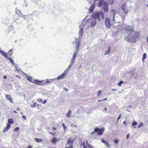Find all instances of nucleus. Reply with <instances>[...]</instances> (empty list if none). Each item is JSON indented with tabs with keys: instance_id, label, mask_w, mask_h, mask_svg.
<instances>
[{
	"instance_id": "f257e3e1",
	"label": "nucleus",
	"mask_w": 148,
	"mask_h": 148,
	"mask_svg": "<svg viewBox=\"0 0 148 148\" xmlns=\"http://www.w3.org/2000/svg\"><path fill=\"white\" fill-rule=\"evenodd\" d=\"M125 30L130 34L125 38V40L129 42H135L136 39L140 37V33L138 32H134L132 27L127 26L125 27Z\"/></svg>"
},
{
	"instance_id": "f03ea898",
	"label": "nucleus",
	"mask_w": 148,
	"mask_h": 148,
	"mask_svg": "<svg viewBox=\"0 0 148 148\" xmlns=\"http://www.w3.org/2000/svg\"><path fill=\"white\" fill-rule=\"evenodd\" d=\"M89 22V19L86 20L85 18L82 21L81 24L79 27L80 28L78 34L79 35V38L82 36L83 29L85 27L87 26L86 29H89V28L90 27Z\"/></svg>"
},
{
	"instance_id": "7ed1b4c3",
	"label": "nucleus",
	"mask_w": 148,
	"mask_h": 148,
	"mask_svg": "<svg viewBox=\"0 0 148 148\" xmlns=\"http://www.w3.org/2000/svg\"><path fill=\"white\" fill-rule=\"evenodd\" d=\"M82 36L80 38H79H79H77L76 39L75 41L73 42V45L75 48V51L73 54V56H76L77 55V54L79 51V49H78V48L79 46V43L80 42V38H82Z\"/></svg>"
},
{
	"instance_id": "20e7f679",
	"label": "nucleus",
	"mask_w": 148,
	"mask_h": 148,
	"mask_svg": "<svg viewBox=\"0 0 148 148\" xmlns=\"http://www.w3.org/2000/svg\"><path fill=\"white\" fill-rule=\"evenodd\" d=\"M104 131V129L103 128H95L94 129V131L92 132L91 135H92L94 134V132H98V134L99 135H101L103 134V132Z\"/></svg>"
},
{
	"instance_id": "39448f33",
	"label": "nucleus",
	"mask_w": 148,
	"mask_h": 148,
	"mask_svg": "<svg viewBox=\"0 0 148 148\" xmlns=\"http://www.w3.org/2000/svg\"><path fill=\"white\" fill-rule=\"evenodd\" d=\"M76 57V56H73L71 58V60L70 61V63L69 65L68 66L66 69L64 71L66 72V73H67L68 71L70 69V68L72 66L73 63L74 62Z\"/></svg>"
},
{
	"instance_id": "423d86ee",
	"label": "nucleus",
	"mask_w": 148,
	"mask_h": 148,
	"mask_svg": "<svg viewBox=\"0 0 148 148\" xmlns=\"http://www.w3.org/2000/svg\"><path fill=\"white\" fill-rule=\"evenodd\" d=\"M99 12H95L92 14V18L95 20L96 19H97L98 20L100 21L101 20V18L99 16Z\"/></svg>"
},
{
	"instance_id": "0eeeda50",
	"label": "nucleus",
	"mask_w": 148,
	"mask_h": 148,
	"mask_svg": "<svg viewBox=\"0 0 148 148\" xmlns=\"http://www.w3.org/2000/svg\"><path fill=\"white\" fill-rule=\"evenodd\" d=\"M90 27L92 28L96 25V21L95 19H89Z\"/></svg>"
},
{
	"instance_id": "6e6552de",
	"label": "nucleus",
	"mask_w": 148,
	"mask_h": 148,
	"mask_svg": "<svg viewBox=\"0 0 148 148\" xmlns=\"http://www.w3.org/2000/svg\"><path fill=\"white\" fill-rule=\"evenodd\" d=\"M66 73L64 71V72L62 73L60 75L58 76L57 78H55L53 79L52 80H60L61 79H62L64 78V76L66 75Z\"/></svg>"
},
{
	"instance_id": "1a4fd4ad",
	"label": "nucleus",
	"mask_w": 148,
	"mask_h": 148,
	"mask_svg": "<svg viewBox=\"0 0 148 148\" xmlns=\"http://www.w3.org/2000/svg\"><path fill=\"white\" fill-rule=\"evenodd\" d=\"M105 23L106 26L108 28H110L111 24L110 20L108 18H107L105 19Z\"/></svg>"
},
{
	"instance_id": "9d476101",
	"label": "nucleus",
	"mask_w": 148,
	"mask_h": 148,
	"mask_svg": "<svg viewBox=\"0 0 148 148\" xmlns=\"http://www.w3.org/2000/svg\"><path fill=\"white\" fill-rule=\"evenodd\" d=\"M103 9L104 11L106 12L108 11V4L107 1H104L103 3Z\"/></svg>"
},
{
	"instance_id": "9b49d317",
	"label": "nucleus",
	"mask_w": 148,
	"mask_h": 148,
	"mask_svg": "<svg viewBox=\"0 0 148 148\" xmlns=\"http://www.w3.org/2000/svg\"><path fill=\"white\" fill-rule=\"evenodd\" d=\"M121 8L125 14H127V13L128 10L126 4H123L121 6Z\"/></svg>"
},
{
	"instance_id": "f8f14e48",
	"label": "nucleus",
	"mask_w": 148,
	"mask_h": 148,
	"mask_svg": "<svg viewBox=\"0 0 148 148\" xmlns=\"http://www.w3.org/2000/svg\"><path fill=\"white\" fill-rule=\"evenodd\" d=\"M95 3H94L90 7V8H89V12L90 13H92L93 12L95 8Z\"/></svg>"
},
{
	"instance_id": "ddd939ff",
	"label": "nucleus",
	"mask_w": 148,
	"mask_h": 148,
	"mask_svg": "<svg viewBox=\"0 0 148 148\" xmlns=\"http://www.w3.org/2000/svg\"><path fill=\"white\" fill-rule=\"evenodd\" d=\"M1 50V49L0 48V53L6 58H8V53L6 52H5Z\"/></svg>"
},
{
	"instance_id": "4468645a",
	"label": "nucleus",
	"mask_w": 148,
	"mask_h": 148,
	"mask_svg": "<svg viewBox=\"0 0 148 148\" xmlns=\"http://www.w3.org/2000/svg\"><path fill=\"white\" fill-rule=\"evenodd\" d=\"M101 142L104 143L107 147L108 148H110L111 147V145L108 143V142L104 140L101 139Z\"/></svg>"
},
{
	"instance_id": "2eb2a0df",
	"label": "nucleus",
	"mask_w": 148,
	"mask_h": 148,
	"mask_svg": "<svg viewBox=\"0 0 148 148\" xmlns=\"http://www.w3.org/2000/svg\"><path fill=\"white\" fill-rule=\"evenodd\" d=\"M6 98L7 99L10 101V102L12 103H13L14 102L12 100V98L8 95H5Z\"/></svg>"
},
{
	"instance_id": "dca6fc26",
	"label": "nucleus",
	"mask_w": 148,
	"mask_h": 148,
	"mask_svg": "<svg viewBox=\"0 0 148 148\" xmlns=\"http://www.w3.org/2000/svg\"><path fill=\"white\" fill-rule=\"evenodd\" d=\"M10 127V125L9 124H8L6 127L4 128L3 130V132L5 133L6 132Z\"/></svg>"
},
{
	"instance_id": "f3484780",
	"label": "nucleus",
	"mask_w": 148,
	"mask_h": 148,
	"mask_svg": "<svg viewBox=\"0 0 148 148\" xmlns=\"http://www.w3.org/2000/svg\"><path fill=\"white\" fill-rule=\"evenodd\" d=\"M26 76L27 78V80L33 83H34V82L33 81L34 80L32 79L31 77L30 76H28L27 74H26Z\"/></svg>"
},
{
	"instance_id": "a211bd4d",
	"label": "nucleus",
	"mask_w": 148,
	"mask_h": 148,
	"mask_svg": "<svg viewBox=\"0 0 148 148\" xmlns=\"http://www.w3.org/2000/svg\"><path fill=\"white\" fill-rule=\"evenodd\" d=\"M110 46H109L108 48V50L105 51L104 53V55L106 56L109 54L110 52Z\"/></svg>"
},
{
	"instance_id": "6ab92c4d",
	"label": "nucleus",
	"mask_w": 148,
	"mask_h": 148,
	"mask_svg": "<svg viewBox=\"0 0 148 148\" xmlns=\"http://www.w3.org/2000/svg\"><path fill=\"white\" fill-rule=\"evenodd\" d=\"M14 66L15 67V72H17L22 71L21 70V69L20 68H18L17 66H16V64L15 65V66Z\"/></svg>"
},
{
	"instance_id": "aec40b11",
	"label": "nucleus",
	"mask_w": 148,
	"mask_h": 148,
	"mask_svg": "<svg viewBox=\"0 0 148 148\" xmlns=\"http://www.w3.org/2000/svg\"><path fill=\"white\" fill-rule=\"evenodd\" d=\"M69 112L66 114V116L68 118H70L71 116V111L70 110H69Z\"/></svg>"
},
{
	"instance_id": "412c9836",
	"label": "nucleus",
	"mask_w": 148,
	"mask_h": 148,
	"mask_svg": "<svg viewBox=\"0 0 148 148\" xmlns=\"http://www.w3.org/2000/svg\"><path fill=\"white\" fill-rule=\"evenodd\" d=\"M99 15L103 19L104 18V15L103 13L101 11H99Z\"/></svg>"
},
{
	"instance_id": "4be33fe9",
	"label": "nucleus",
	"mask_w": 148,
	"mask_h": 148,
	"mask_svg": "<svg viewBox=\"0 0 148 148\" xmlns=\"http://www.w3.org/2000/svg\"><path fill=\"white\" fill-rule=\"evenodd\" d=\"M73 144V142L71 141L70 139H69L68 140L67 143V145L69 144L70 146H72V145Z\"/></svg>"
},
{
	"instance_id": "5701e85b",
	"label": "nucleus",
	"mask_w": 148,
	"mask_h": 148,
	"mask_svg": "<svg viewBox=\"0 0 148 148\" xmlns=\"http://www.w3.org/2000/svg\"><path fill=\"white\" fill-rule=\"evenodd\" d=\"M57 140V139L56 138H54L52 139L51 142L52 143L55 144Z\"/></svg>"
},
{
	"instance_id": "b1692460",
	"label": "nucleus",
	"mask_w": 148,
	"mask_h": 148,
	"mask_svg": "<svg viewBox=\"0 0 148 148\" xmlns=\"http://www.w3.org/2000/svg\"><path fill=\"white\" fill-rule=\"evenodd\" d=\"M86 146L88 148H93L92 146L88 143V141H86Z\"/></svg>"
},
{
	"instance_id": "393cba45",
	"label": "nucleus",
	"mask_w": 148,
	"mask_h": 148,
	"mask_svg": "<svg viewBox=\"0 0 148 148\" xmlns=\"http://www.w3.org/2000/svg\"><path fill=\"white\" fill-rule=\"evenodd\" d=\"M7 59H8L9 60H10V62L12 63V64L13 65H14V66H15V64L14 63V61L12 60L11 58H9L8 57V58H7Z\"/></svg>"
},
{
	"instance_id": "a878e982",
	"label": "nucleus",
	"mask_w": 148,
	"mask_h": 148,
	"mask_svg": "<svg viewBox=\"0 0 148 148\" xmlns=\"http://www.w3.org/2000/svg\"><path fill=\"white\" fill-rule=\"evenodd\" d=\"M16 12L18 15H20L21 14V13L20 11L18 10L17 9H16Z\"/></svg>"
},
{
	"instance_id": "bb28decb",
	"label": "nucleus",
	"mask_w": 148,
	"mask_h": 148,
	"mask_svg": "<svg viewBox=\"0 0 148 148\" xmlns=\"http://www.w3.org/2000/svg\"><path fill=\"white\" fill-rule=\"evenodd\" d=\"M112 13L114 14V16L116 14V11L114 9H112L111 10Z\"/></svg>"
},
{
	"instance_id": "cd10ccee",
	"label": "nucleus",
	"mask_w": 148,
	"mask_h": 148,
	"mask_svg": "<svg viewBox=\"0 0 148 148\" xmlns=\"http://www.w3.org/2000/svg\"><path fill=\"white\" fill-rule=\"evenodd\" d=\"M8 123L11 124H12L13 123L14 121L12 119H8Z\"/></svg>"
},
{
	"instance_id": "c85d7f7f",
	"label": "nucleus",
	"mask_w": 148,
	"mask_h": 148,
	"mask_svg": "<svg viewBox=\"0 0 148 148\" xmlns=\"http://www.w3.org/2000/svg\"><path fill=\"white\" fill-rule=\"evenodd\" d=\"M13 53V50H12V49H11L9 51H8V53L9 54V55L10 56H12V54Z\"/></svg>"
},
{
	"instance_id": "c756f323",
	"label": "nucleus",
	"mask_w": 148,
	"mask_h": 148,
	"mask_svg": "<svg viewBox=\"0 0 148 148\" xmlns=\"http://www.w3.org/2000/svg\"><path fill=\"white\" fill-rule=\"evenodd\" d=\"M53 79H49V80H48L46 82V83H47L48 84H50L51 83H52L53 82V81H54V80H52Z\"/></svg>"
},
{
	"instance_id": "7c9ffc66",
	"label": "nucleus",
	"mask_w": 148,
	"mask_h": 148,
	"mask_svg": "<svg viewBox=\"0 0 148 148\" xmlns=\"http://www.w3.org/2000/svg\"><path fill=\"white\" fill-rule=\"evenodd\" d=\"M36 102H35L33 104H31L30 106L32 108L35 107L36 106Z\"/></svg>"
},
{
	"instance_id": "2f4dec72",
	"label": "nucleus",
	"mask_w": 148,
	"mask_h": 148,
	"mask_svg": "<svg viewBox=\"0 0 148 148\" xmlns=\"http://www.w3.org/2000/svg\"><path fill=\"white\" fill-rule=\"evenodd\" d=\"M108 1L109 4H112L114 2V0H108Z\"/></svg>"
},
{
	"instance_id": "473e14b6",
	"label": "nucleus",
	"mask_w": 148,
	"mask_h": 148,
	"mask_svg": "<svg viewBox=\"0 0 148 148\" xmlns=\"http://www.w3.org/2000/svg\"><path fill=\"white\" fill-rule=\"evenodd\" d=\"M34 82V83H35V82H37V83H42L43 82V81H40L39 80H33Z\"/></svg>"
},
{
	"instance_id": "72a5a7b5",
	"label": "nucleus",
	"mask_w": 148,
	"mask_h": 148,
	"mask_svg": "<svg viewBox=\"0 0 148 148\" xmlns=\"http://www.w3.org/2000/svg\"><path fill=\"white\" fill-rule=\"evenodd\" d=\"M35 140L36 141V142H42V140L41 139H39V138H35Z\"/></svg>"
},
{
	"instance_id": "f704fd0d",
	"label": "nucleus",
	"mask_w": 148,
	"mask_h": 148,
	"mask_svg": "<svg viewBox=\"0 0 148 148\" xmlns=\"http://www.w3.org/2000/svg\"><path fill=\"white\" fill-rule=\"evenodd\" d=\"M119 142V140L116 139H115L114 140V142L115 144H118Z\"/></svg>"
},
{
	"instance_id": "c9c22d12",
	"label": "nucleus",
	"mask_w": 148,
	"mask_h": 148,
	"mask_svg": "<svg viewBox=\"0 0 148 148\" xmlns=\"http://www.w3.org/2000/svg\"><path fill=\"white\" fill-rule=\"evenodd\" d=\"M147 57V55L146 53H144L143 55V58H142V60L143 61V60H145Z\"/></svg>"
},
{
	"instance_id": "e433bc0d",
	"label": "nucleus",
	"mask_w": 148,
	"mask_h": 148,
	"mask_svg": "<svg viewBox=\"0 0 148 148\" xmlns=\"http://www.w3.org/2000/svg\"><path fill=\"white\" fill-rule=\"evenodd\" d=\"M62 126L63 127L64 131H65V130L66 129V127L65 126V125L63 123H62Z\"/></svg>"
},
{
	"instance_id": "4c0bfd02",
	"label": "nucleus",
	"mask_w": 148,
	"mask_h": 148,
	"mask_svg": "<svg viewBox=\"0 0 148 148\" xmlns=\"http://www.w3.org/2000/svg\"><path fill=\"white\" fill-rule=\"evenodd\" d=\"M123 83V82L122 81H121L119 83H117V85L119 86H121V84Z\"/></svg>"
},
{
	"instance_id": "58836bf2",
	"label": "nucleus",
	"mask_w": 148,
	"mask_h": 148,
	"mask_svg": "<svg viewBox=\"0 0 148 148\" xmlns=\"http://www.w3.org/2000/svg\"><path fill=\"white\" fill-rule=\"evenodd\" d=\"M70 126L71 127H74L76 128L77 127L76 125H74V124H73V123H72L71 124V125H70Z\"/></svg>"
},
{
	"instance_id": "ea45409f",
	"label": "nucleus",
	"mask_w": 148,
	"mask_h": 148,
	"mask_svg": "<svg viewBox=\"0 0 148 148\" xmlns=\"http://www.w3.org/2000/svg\"><path fill=\"white\" fill-rule=\"evenodd\" d=\"M82 144L83 146V148H87L85 145V143L84 142H83L82 143Z\"/></svg>"
},
{
	"instance_id": "a19ab883",
	"label": "nucleus",
	"mask_w": 148,
	"mask_h": 148,
	"mask_svg": "<svg viewBox=\"0 0 148 148\" xmlns=\"http://www.w3.org/2000/svg\"><path fill=\"white\" fill-rule=\"evenodd\" d=\"M101 91L100 90H99L97 93V96H99L101 95Z\"/></svg>"
},
{
	"instance_id": "79ce46f5",
	"label": "nucleus",
	"mask_w": 148,
	"mask_h": 148,
	"mask_svg": "<svg viewBox=\"0 0 148 148\" xmlns=\"http://www.w3.org/2000/svg\"><path fill=\"white\" fill-rule=\"evenodd\" d=\"M37 101L40 103H41L42 102V100L40 98H39L37 99Z\"/></svg>"
},
{
	"instance_id": "37998d69",
	"label": "nucleus",
	"mask_w": 148,
	"mask_h": 148,
	"mask_svg": "<svg viewBox=\"0 0 148 148\" xmlns=\"http://www.w3.org/2000/svg\"><path fill=\"white\" fill-rule=\"evenodd\" d=\"M19 129V128L18 127H16L14 129V131H18Z\"/></svg>"
},
{
	"instance_id": "c03bdc74",
	"label": "nucleus",
	"mask_w": 148,
	"mask_h": 148,
	"mask_svg": "<svg viewBox=\"0 0 148 148\" xmlns=\"http://www.w3.org/2000/svg\"><path fill=\"white\" fill-rule=\"evenodd\" d=\"M137 124V122H136L135 121H134L133 122V123L132 124V125L133 126H134L136 125Z\"/></svg>"
},
{
	"instance_id": "a18cd8bd",
	"label": "nucleus",
	"mask_w": 148,
	"mask_h": 148,
	"mask_svg": "<svg viewBox=\"0 0 148 148\" xmlns=\"http://www.w3.org/2000/svg\"><path fill=\"white\" fill-rule=\"evenodd\" d=\"M41 107V106L39 104H37V108L38 109H39Z\"/></svg>"
},
{
	"instance_id": "49530a36",
	"label": "nucleus",
	"mask_w": 148,
	"mask_h": 148,
	"mask_svg": "<svg viewBox=\"0 0 148 148\" xmlns=\"http://www.w3.org/2000/svg\"><path fill=\"white\" fill-rule=\"evenodd\" d=\"M121 115H122L121 114H120V115L119 116V117L117 118V122L119 121V119L121 118Z\"/></svg>"
},
{
	"instance_id": "de8ad7c7",
	"label": "nucleus",
	"mask_w": 148,
	"mask_h": 148,
	"mask_svg": "<svg viewBox=\"0 0 148 148\" xmlns=\"http://www.w3.org/2000/svg\"><path fill=\"white\" fill-rule=\"evenodd\" d=\"M143 124L142 123H141L139 125L138 127L139 128L142 126H143Z\"/></svg>"
},
{
	"instance_id": "09e8293b",
	"label": "nucleus",
	"mask_w": 148,
	"mask_h": 148,
	"mask_svg": "<svg viewBox=\"0 0 148 148\" xmlns=\"http://www.w3.org/2000/svg\"><path fill=\"white\" fill-rule=\"evenodd\" d=\"M23 118L25 120L26 119V118L25 116L23 115Z\"/></svg>"
},
{
	"instance_id": "8fccbe9b",
	"label": "nucleus",
	"mask_w": 148,
	"mask_h": 148,
	"mask_svg": "<svg viewBox=\"0 0 148 148\" xmlns=\"http://www.w3.org/2000/svg\"><path fill=\"white\" fill-rule=\"evenodd\" d=\"M47 100H45L42 102V103L43 104H45L47 102Z\"/></svg>"
},
{
	"instance_id": "3c124183",
	"label": "nucleus",
	"mask_w": 148,
	"mask_h": 148,
	"mask_svg": "<svg viewBox=\"0 0 148 148\" xmlns=\"http://www.w3.org/2000/svg\"><path fill=\"white\" fill-rule=\"evenodd\" d=\"M16 77H17L18 78H19V79L21 78V77L18 75H16Z\"/></svg>"
},
{
	"instance_id": "603ef678",
	"label": "nucleus",
	"mask_w": 148,
	"mask_h": 148,
	"mask_svg": "<svg viewBox=\"0 0 148 148\" xmlns=\"http://www.w3.org/2000/svg\"><path fill=\"white\" fill-rule=\"evenodd\" d=\"M123 124H124L125 125H127V123H126V121H124V122H123Z\"/></svg>"
},
{
	"instance_id": "864d4df0",
	"label": "nucleus",
	"mask_w": 148,
	"mask_h": 148,
	"mask_svg": "<svg viewBox=\"0 0 148 148\" xmlns=\"http://www.w3.org/2000/svg\"><path fill=\"white\" fill-rule=\"evenodd\" d=\"M27 148H32V147L31 145H30L29 146L27 147Z\"/></svg>"
},
{
	"instance_id": "5fc2aeb1",
	"label": "nucleus",
	"mask_w": 148,
	"mask_h": 148,
	"mask_svg": "<svg viewBox=\"0 0 148 148\" xmlns=\"http://www.w3.org/2000/svg\"><path fill=\"white\" fill-rule=\"evenodd\" d=\"M129 137V134H128L127 136V139Z\"/></svg>"
},
{
	"instance_id": "6e6d98bb",
	"label": "nucleus",
	"mask_w": 148,
	"mask_h": 148,
	"mask_svg": "<svg viewBox=\"0 0 148 148\" xmlns=\"http://www.w3.org/2000/svg\"><path fill=\"white\" fill-rule=\"evenodd\" d=\"M7 78V77L6 76H4V77H3V78L4 79H6V78Z\"/></svg>"
},
{
	"instance_id": "4d7b16f0",
	"label": "nucleus",
	"mask_w": 148,
	"mask_h": 148,
	"mask_svg": "<svg viewBox=\"0 0 148 148\" xmlns=\"http://www.w3.org/2000/svg\"><path fill=\"white\" fill-rule=\"evenodd\" d=\"M112 90L113 91H116L117 90V89H112Z\"/></svg>"
},
{
	"instance_id": "13d9d810",
	"label": "nucleus",
	"mask_w": 148,
	"mask_h": 148,
	"mask_svg": "<svg viewBox=\"0 0 148 148\" xmlns=\"http://www.w3.org/2000/svg\"><path fill=\"white\" fill-rule=\"evenodd\" d=\"M66 148H73V147H72V146H71V147H67Z\"/></svg>"
},
{
	"instance_id": "bf43d9fd",
	"label": "nucleus",
	"mask_w": 148,
	"mask_h": 148,
	"mask_svg": "<svg viewBox=\"0 0 148 148\" xmlns=\"http://www.w3.org/2000/svg\"><path fill=\"white\" fill-rule=\"evenodd\" d=\"M50 134H51V135H54V134H53L52 133H51V132L50 133Z\"/></svg>"
},
{
	"instance_id": "052dcab7",
	"label": "nucleus",
	"mask_w": 148,
	"mask_h": 148,
	"mask_svg": "<svg viewBox=\"0 0 148 148\" xmlns=\"http://www.w3.org/2000/svg\"><path fill=\"white\" fill-rule=\"evenodd\" d=\"M64 90H65L66 91H68V89L66 88H64Z\"/></svg>"
},
{
	"instance_id": "680f3d73",
	"label": "nucleus",
	"mask_w": 148,
	"mask_h": 148,
	"mask_svg": "<svg viewBox=\"0 0 148 148\" xmlns=\"http://www.w3.org/2000/svg\"><path fill=\"white\" fill-rule=\"evenodd\" d=\"M53 130H56V129L55 128V127H53Z\"/></svg>"
},
{
	"instance_id": "e2e57ef3",
	"label": "nucleus",
	"mask_w": 148,
	"mask_h": 148,
	"mask_svg": "<svg viewBox=\"0 0 148 148\" xmlns=\"http://www.w3.org/2000/svg\"><path fill=\"white\" fill-rule=\"evenodd\" d=\"M147 43H148V37H147Z\"/></svg>"
},
{
	"instance_id": "0e129e2a",
	"label": "nucleus",
	"mask_w": 148,
	"mask_h": 148,
	"mask_svg": "<svg viewBox=\"0 0 148 148\" xmlns=\"http://www.w3.org/2000/svg\"><path fill=\"white\" fill-rule=\"evenodd\" d=\"M112 20L113 21H115V20H114V16H113V18L112 19Z\"/></svg>"
},
{
	"instance_id": "69168bd1",
	"label": "nucleus",
	"mask_w": 148,
	"mask_h": 148,
	"mask_svg": "<svg viewBox=\"0 0 148 148\" xmlns=\"http://www.w3.org/2000/svg\"><path fill=\"white\" fill-rule=\"evenodd\" d=\"M16 110H20V109H19V108H17V109H16Z\"/></svg>"
},
{
	"instance_id": "338daca9",
	"label": "nucleus",
	"mask_w": 148,
	"mask_h": 148,
	"mask_svg": "<svg viewBox=\"0 0 148 148\" xmlns=\"http://www.w3.org/2000/svg\"><path fill=\"white\" fill-rule=\"evenodd\" d=\"M14 113H17V112L16 111H15V110H14Z\"/></svg>"
},
{
	"instance_id": "774afa93",
	"label": "nucleus",
	"mask_w": 148,
	"mask_h": 148,
	"mask_svg": "<svg viewBox=\"0 0 148 148\" xmlns=\"http://www.w3.org/2000/svg\"><path fill=\"white\" fill-rule=\"evenodd\" d=\"M104 109L106 111H107V109H106V108H104Z\"/></svg>"
}]
</instances>
